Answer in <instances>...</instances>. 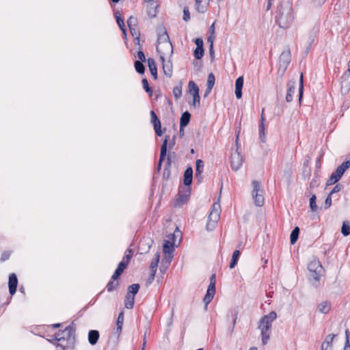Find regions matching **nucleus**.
I'll return each instance as SVG.
<instances>
[{"label":"nucleus","mask_w":350,"mask_h":350,"mask_svg":"<svg viewBox=\"0 0 350 350\" xmlns=\"http://www.w3.org/2000/svg\"><path fill=\"white\" fill-rule=\"evenodd\" d=\"M276 17L278 25L281 28H288L293 24L295 18L293 3L289 0H283L278 6Z\"/></svg>","instance_id":"1"},{"label":"nucleus","mask_w":350,"mask_h":350,"mask_svg":"<svg viewBox=\"0 0 350 350\" xmlns=\"http://www.w3.org/2000/svg\"><path fill=\"white\" fill-rule=\"evenodd\" d=\"M277 319V313L274 311L270 312L268 314L264 315L258 322V328L260 331L262 343L266 345L270 338L271 333L272 323Z\"/></svg>","instance_id":"2"},{"label":"nucleus","mask_w":350,"mask_h":350,"mask_svg":"<svg viewBox=\"0 0 350 350\" xmlns=\"http://www.w3.org/2000/svg\"><path fill=\"white\" fill-rule=\"evenodd\" d=\"M241 132V129L239 128V130L237 131L236 135V149L232 152L230 161V165L232 169V170L237 172L239 170L241 167L243 165V157L241 154V152L239 151V146H238V139H239V135Z\"/></svg>","instance_id":"3"},{"label":"nucleus","mask_w":350,"mask_h":350,"mask_svg":"<svg viewBox=\"0 0 350 350\" xmlns=\"http://www.w3.org/2000/svg\"><path fill=\"white\" fill-rule=\"evenodd\" d=\"M55 340L59 342L57 346L62 347L64 350L67 345L64 344V341L72 342L75 339V330L70 326L67 327L64 331L59 332L55 335Z\"/></svg>","instance_id":"4"},{"label":"nucleus","mask_w":350,"mask_h":350,"mask_svg":"<svg viewBox=\"0 0 350 350\" xmlns=\"http://www.w3.org/2000/svg\"><path fill=\"white\" fill-rule=\"evenodd\" d=\"M221 206L219 203L215 202L212 206V209L208 217V221L206 224V230L208 231L213 230L217 224L220 217Z\"/></svg>","instance_id":"5"},{"label":"nucleus","mask_w":350,"mask_h":350,"mask_svg":"<svg viewBox=\"0 0 350 350\" xmlns=\"http://www.w3.org/2000/svg\"><path fill=\"white\" fill-rule=\"evenodd\" d=\"M350 167V161L343 162L336 170L331 174L330 177L327 181V185H332L337 183L345 172Z\"/></svg>","instance_id":"6"},{"label":"nucleus","mask_w":350,"mask_h":350,"mask_svg":"<svg viewBox=\"0 0 350 350\" xmlns=\"http://www.w3.org/2000/svg\"><path fill=\"white\" fill-rule=\"evenodd\" d=\"M253 189L252 191V198L254 203L258 206H262L264 204L263 190L260 182L257 180L252 181Z\"/></svg>","instance_id":"7"},{"label":"nucleus","mask_w":350,"mask_h":350,"mask_svg":"<svg viewBox=\"0 0 350 350\" xmlns=\"http://www.w3.org/2000/svg\"><path fill=\"white\" fill-rule=\"evenodd\" d=\"M188 91L193 97L191 105L194 108H199L200 106V97L199 95V88L193 81H189L188 83Z\"/></svg>","instance_id":"8"},{"label":"nucleus","mask_w":350,"mask_h":350,"mask_svg":"<svg viewBox=\"0 0 350 350\" xmlns=\"http://www.w3.org/2000/svg\"><path fill=\"white\" fill-rule=\"evenodd\" d=\"M308 270L311 273V277L316 281H317L322 273L323 267L320 262L317 259H313L310 262L308 266Z\"/></svg>","instance_id":"9"},{"label":"nucleus","mask_w":350,"mask_h":350,"mask_svg":"<svg viewBox=\"0 0 350 350\" xmlns=\"http://www.w3.org/2000/svg\"><path fill=\"white\" fill-rule=\"evenodd\" d=\"M157 51L160 54L161 60L171 59L173 53V46L172 43L157 44Z\"/></svg>","instance_id":"10"},{"label":"nucleus","mask_w":350,"mask_h":350,"mask_svg":"<svg viewBox=\"0 0 350 350\" xmlns=\"http://www.w3.org/2000/svg\"><path fill=\"white\" fill-rule=\"evenodd\" d=\"M215 274H213L210 278V284L208 286L206 293L204 298V302L206 306H207L214 297V295L215 294Z\"/></svg>","instance_id":"11"},{"label":"nucleus","mask_w":350,"mask_h":350,"mask_svg":"<svg viewBox=\"0 0 350 350\" xmlns=\"http://www.w3.org/2000/svg\"><path fill=\"white\" fill-rule=\"evenodd\" d=\"M174 250V245L170 240H166L163 245V251L165 256L162 260V263L166 265L167 267L172 259V252Z\"/></svg>","instance_id":"12"},{"label":"nucleus","mask_w":350,"mask_h":350,"mask_svg":"<svg viewBox=\"0 0 350 350\" xmlns=\"http://www.w3.org/2000/svg\"><path fill=\"white\" fill-rule=\"evenodd\" d=\"M341 90L345 93L350 90V59L348 63V69L341 77Z\"/></svg>","instance_id":"13"},{"label":"nucleus","mask_w":350,"mask_h":350,"mask_svg":"<svg viewBox=\"0 0 350 350\" xmlns=\"http://www.w3.org/2000/svg\"><path fill=\"white\" fill-rule=\"evenodd\" d=\"M190 196V188L189 187H184L181 188L179 191L178 198L176 202V206H182L185 204L189 199Z\"/></svg>","instance_id":"14"},{"label":"nucleus","mask_w":350,"mask_h":350,"mask_svg":"<svg viewBox=\"0 0 350 350\" xmlns=\"http://www.w3.org/2000/svg\"><path fill=\"white\" fill-rule=\"evenodd\" d=\"M151 122L153 124L154 131L158 136H161L163 134L161 130V124L159 119L157 116L154 111H150Z\"/></svg>","instance_id":"15"},{"label":"nucleus","mask_w":350,"mask_h":350,"mask_svg":"<svg viewBox=\"0 0 350 350\" xmlns=\"http://www.w3.org/2000/svg\"><path fill=\"white\" fill-rule=\"evenodd\" d=\"M169 139H170V137L168 135H166L165 137L164 141L161 145L160 159H159V161L158 163V169L159 170H160L161 163L165 158L166 153H167V142H168Z\"/></svg>","instance_id":"16"},{"label":"nucleus","mask_w":350,"mask_h":350,"mask_svg":"<svg viewBox=\"0 0 350 350\" xmlns=\"http://www.w3.org/2000/svg\"><path fill=\"white\" fill-rule=\"evenodd\" d=\"M160 255L159 252L155 254L154 258L152 260L150 265V279L152 280L154 278L155 273L157 272L158 263L159 262Z\"/></svg>","instance_id":"17"},{"label":"nucleus","mask_w":350,"mask_h":350,"mask_svg":"<svg viewBox=\"0 0 350 350\" xmlns=\"http://www.w3.org/2000/svg\"><path fill=\"white\" fill-rule=\"evenodd\" d=\"M17 285L18 280L16 275L14 273H12L9 277L8 282L9 291L12 295L16 293Z\"/></svg>","instance_id":"18"},{"label":"nucleus","mask_w":350,"mask_h":350,"mask_svg":"<svg viewBox=\"0 0 350 350\" xmlns=\"http://www.w3.org/2000/svg\"><path fill=\"white\" fill-rule=\"evenodd\" d=\"M243 86V77H238L235 81V95L239 99L242 97V88Z\"/></svg>","instance_id":"19"},{"label":"nucleus","mask_w":350,"mask_h":350,"mask_svg":"<svg viewBox=\"0 0 350 350\" xmlns=\"http://www.w3.org/2000/svg\"><path fill=\"white\" fill-rule=\"evenodd\" d=\"M163 64V70L165 75L170 77L172 75V64L170 61V59H165L164 60H161Z\"/></svg>","instance_id":"20"},{"label":"nucleus","mask_w":350,"mask_h":350,"mask_svg":"<svg viewBox=\"0 0 350 350\" xmlns=\"http://www.w3.org/2000/svg\"><path fill=\"white\" fill-rule=\"evenodd\" d=\"M295 81H290L288 83V90L286 96V100L290 103L293 100V94L295 93Z\"/></svg>","instance_id":"21"},{"label":"nucleus","mask_w":350,"mask_h":350,"mask_svg":"<svg viewBox=\"0 0 350 350\" xmlns=\"http://www.w3.org/2000/svg\"><path fill=\"white\" fill-rule=\"evenodd\" d=\"M158 5L155 3L153 1L149 0L148 5L147 7V14L148 15L151 17H155L157 13V9Z\"/></svg>","instance_id":"22"},{"label":"nucleus","mask_w":350,"mask_h":350,"mask_svg":"<svg viewBox=\"0 0 350 350\" xmlns=\"http://www.w3.org/2000/svg\"><path fill=\"white\" fill-rule=\"evenodd\" d=\"M193 170L191 167L187 168L184 173V184L185 187H189L192 183Z\"/></svg>","instance_id":"23"},{"label":"nucleus","mask_w":350,"mask_h":350,"mask_svg":"<svg viewBox=\"0 0 350 350\" xmlns=\"http://www.w3.org/2000/svg\"><path fill=\"white\" fill-rule=\"evenodd\" d=\"M171 43L167 31L163 29L160 31L158 36L157 44Z\"/></svg>","instance_id":"24"},{"label":"nucleus","mask_w":350,"mask_h":350,"mask_svg":"<svg viewBox=\"0 0 350 350\" xmlns=\"http://www.w3.org/2000/svg\"><path fill=\"white\" fill-rule=\"evenodd\" d=\"M334 337V334H329L327 336L321 345V350H331L332 343Z\"/></svg>","instance_id":"25"},{"label":"nucleus","mask_w":350,"mask_h":350,"mask_svg":"<svg viewBox=\"0 0 350 350\" xmlns=\"http://www.w3.org/2000/svg\"><path fill=\"white\" fill-rule=\"evenodd\" d=\"M191 115L188 111H185L183 113L180 120V131L188 124Z\"/></svg>","instance_id":"26"},{"label":"nucleus","mask_w":350,"mask_h":350,"mask_svg":"<svg viewBox=\"0 0 350 350\" xmlns=\"http://www.w3.org/2000/svg\"><path fill=\"white\" fill-rule=\"evenodd\" d=\"M147 62H148V65L150 71L151 72V75L156 79L157 78V69L156 63H155L154 60L152 58H148Z\"/></svg>","instance_id":"27"},{"label":"nucleus","mask_w":350,"mask_h":350,"mask_svg":"<svg viewBox=\"0 0 350 350\" xmlns=\"http://www.w3.org/2000/svg\"><path fill=\"white\" fill-rule=\"evenodd\" d=\"M98 338H99V333L98 331L91 330L89 332L88 340L91 345H95L97 342Z\"/></svg>","instance_id":"28"},{"label":"nucleus","mask_w":350,"mask_h":350,"mask_svg":"<svg viewBox=\"0 0 350 350\" xmlns=\"http://www.w3.org/2000/svg\"><path fill=\"white\" fill-rule=\"evenodd\" d=\"M330 309L331 304L327 301H323L318 306V310L323 314L328 313Z\"/></svg>","instance_id":"29"},{"label":"nucleus","mask_w":350,"mask_h":350,"mask_svg":"<svg viewBox=\"0 0 350 350\" xmlns=\"http://www.w3.org/2000/svg\"><path fill=\"white\" fill-rule=\"evenodd\" d=\"M123 323H124V312L122 311L118 317L117 323H116V332L118 334H120L122 332Z\"/></svg>","instance_id":"30"},{"label":"nucleus","mask_w":350,"mask_h":350,"mask_svg":"<svg viewBox=\"0 0 350 350\" xmlns=\"http://www.w3.org/2000/svg\"><path fill=\"white\" fill-rule=\"evenodd\" d=\"M135 297L133 295H130V293H127L125 297L124 306L128 309H131L134 305Z\"/></svg>","instance_id":"31"},{"label":"nucleus","mask_w":350,"mask_h":350,"mask_svg":"<svg viewBox=\"0 0 350 350\" xmlns=\"http://www.w3.org/2000/svg\"><path fill=\"white\" fill-rule=\"evenodd\" d=\"M240 254L241 253H240L239 250H235L233 252L232 256V260H231V262H230V266H229L230 269H233L236 266V265L238 262Z\"/></svg>","instance_id":"32"},{"label":"nucleus","mask_w":350,"mask_h":350,"mask_svg":"<svg viewBox=\"0 0 350 350\" xmlns=\"http://www.w3.org/2000/svg\"><path fill=\"white\" fill-rule=\"evenodd\" d=\"M299 233V228L298 227H295L291 233L290 239L291 244H294L297 241Z\"/></svg>","instance_id":"33"},{"label":"nucleus","mask_w":350,"mask_h":350,"mask_svg":"<svg viewBox=\"0 0 350 350\" xmlns=\"http://www.w3.org/2000/svg\"><path fill=\"white\" fill-rule=\"evenodd\" d=\"M139 289V285L137 284H133L129 286L127 293H130V295H135L138 293Z\"/></svg>","instance_id":"34"},{"label":"nucleus","mask_w":350,"mask_h":350,"mask_svg":"<svg viewBox=\"0 0 350 350\" xmlns=\"http://www.w3.org/2000/svg\"><path fill=\"white\" fill-rule=\"evenodd\" d=\"M203 167H204V163H203V161L202 160H200V159H198L196 161V176L197 177L200 176L201 174L202 173Z\"/></svg>","instance_id":"35"},{"label":"nucleus","mask_w":350,"mask_h":350,"mask_svg":"<svg viewBox=\"0 0 350 350\" xmlns=\"http://www.w3.org/2000/svg\"><path fill=\"white\" fill-rule=\"evenodd\" d=\"M115 16H116V22H117L118 26L122 31L124 35H126V28H125L124 21L121 18V17L120 16L118 15V13H116Z\"/></svg>","instance_id":"36"},{"label":"nucleus","mask_w":350,"mask_h":350,"mask_svg":"<svg viewBox=\"0 0 350 350\" xmlns=\"http://www.w3.org/2000/svg\"><path fill=\"white\" fill-rule=\"evenodd\" d=\"M341 232L344 236L350 234V226L349 221H344L341 228Z\"/></svg>","instance_id":"37"},{"label":"nucleus","mask_w":350,"mask_h":350,"mask_svg":"<svg viewBox=\"0 0 350 350\" xmlns=\"http://www.w3.org/2000/svg\"><path fill=\"white\" fill-rule=\"evenodd\" d=\"M202 3L201 6L199 7V12L204 13L208 7V0H196V3Z\"/></svg>","instance_id":"38"},{"label":"nucleus","mask_w":350,"mask_h":350,"mask_svg":"<svg viewBox=\"0 0 350 350\" xmlns=\"http://www.w3.org/2000/svg\"><path fill=\"white\" fill-rule=\"evenodd\" d=\"M173 94L176 99H178L182 96V85L175 86L173 88Z\"/></svg>","instance_id":"39"},{"label":"nucleus","mask_w":350,"mask_h":350,"mask_svg":"<svg viewBox=\"0 0 350 350\" xmlns=\"http://www.w3.org/2000/svg\"><path fill=\"white\" fill-rule=\"evenodd\" d=\"M316 196L312 195L310 199V208L312 212H315L318 209V206L316 203Z\"/></svg>","instance_id":"40"},{"label":"nucleus","mask_w":350,"mask_h":350,"mask_svg":"<svg viewBox=\"0 0 350 350\" xmlns=\"http://www.w3.org/2000/svg\"><path fill=\"white\" fill-rule=\"evenodd\" d=\"M259 136L260 141L265 143L266 142V137L265 133V125L263 123H260L259 125Z\"/></svg>","instance_id":"41"},{"label":"nucleus","mask_w":350,"mask_h":350,"mask_svg":"<svg viewBox=\"0 0 350 350\" xmlns=\"http://www.w3.org/2000/svg\"><path fill=\"white\" fill-rule=\"evenodd\" d=\"M215 78L213 73H210L207 79V86L208 89H213L215 84Z\"/></svg>","instance_id":"42"},{"label":"nucleus","mask_w":350,"mask_h":350,"mask_svg":"<svg viewBox=\"0 0 350 350\" xmlns=\"http://www.w3.org/2000/svg\"><path fill=\"white\" fill-rule=\"evenodd\" d=\"M142 62L140 61H136L135 62V68L139 74H143L144 72V66Z\"/></svg>","instance_id":"43"},{"label":"nucleus","mask_w":350,"mask_h":350,"mask_svg":"<svg viewBox=\"0 0 350 350\" xmlns=\"http://www.w3.org/2000/svg\"><path fill=\"white\" fill-rule=\"evenodd\" d=\"M237 314H238V312L236 310H233L230 311L228 314V319H229L230 317H231L232 319L233 327L235 325L236 322H237Z\"/></svg>","instance_id":"44"},{"label":"nucleus","mask_w":350,"mask_h":350,"mask_svg":"<svg viewBox=\"0 0 350 350\" xmlns=\"http://www.w3.org/2000/svg\"><path fill=\"white\" fill-rule=\"evenodd\" d=\"M193 55L196 59H200L204 55V49L196 47V49L194 50Z\"/></svg>","instance_id":"45"},{"label":"nucleus","mask_w":350,"mask_h":350,"mask_svg":"<svg viewBox=\"0 0 350 350\" xmlns=\"http://www.w3.org/2000/svg\"><path fill=\"white\" fill-rule=\"evenodd\" d=\"M142 83L146 92L149 93V94L151 96L152 94V88L148 85V80L146 79H143L142 81Z\"/></svg>","instance_id":"46"},{"label":"nucleus","mask_w":350,"mask_h":350,"mask_svg":"<svg viewBox=\"0 0 350 350\" xmlns=\"http://www.w3.org/2000/svg\"><path fill=\"white\" fill-rule=\"evenodd\" d=\"M303 89H304V85H303V74L301 75L300 79H299V101L301 100L303 95Z\"/></svg>","instance_id":"47"},{"label":"nucleus","mask_w":350,"mask_h":350,"mask_svg":"<svg viewBox=\"0 0 350 350\" xmlns=\"http://www.w3.org/2000/svg\"><path fill=\"white\" fill-rule=\"evenodd\" d=\"M127 25L129 28H131L133 27H137V18L131 16L127 21Z\"/></svg>","instance_id":"48"},{"label":"nucleus","mask_w":350,"mask_h":350,"mask_svg":"<svg viewBox=\"0 0 350 350\" xmlns=\"http://www.w3.org/2000/svg\"><path fill=\"white\" fill-rule=\"evenodd\" d=\"M189 19H190V14H189V8L185 7V8H184V10H183V20L187 22Z\"/></svg>","instance_id":"49"},{"label":"nucleus","mask_w":350,"mask_h":350,"mask_svg":"<svg viewBox=\"0 0 350 350\" xmlns=\"http://www.w3.org/2000/svg\"><path fill=\"white\" fill-rule=\"evenodd\" d=\"M117 285L118 282H109L107 285L108 291H113L115 288V287L117 286Z\"/></svg>","instance_id":"50"},{"label":"nucleus","mask_w":350,"mask_h":350,"mask_svg":"<svg viewBox=\"0 0 350 350\" xmlns=\"http://www.w3.org/2000/svg\"><path fill=\"white\" fill-rule=\"evenodd\" d=\"M126 265H127L126 262H125L124 259H123V260H122V261H121V262L119 263V265H118V269L120 271H121L122 272H123V271H124V270L126 269Z\"/></svg>","instance_id":"51"},{"label":"nucleus","mask_w":350,"mask_h":350,"mask_svg":"<svg viewBox=\"0 0 350 350\" xmlns=\"http://www.w3.org/2000/svg\"><path fill=\"white\" fill-rule=\"evenodd\" d=\"M331 205H332V198H331V196H329V194L325 201V208L327 209V208H329L331 206Z\"/></svg>","instance_id":"52"},{"label":"nucleus","mask_w":350,"mask_h":350,"mask_svg":"<svg viewBox=\"0 0 350 350\" xmlns=\"http://www.w3.org/2000/svg\"><path fill=\"white\" fill-rule=\"evenodd\" d=\"M341 185H336L334 188L332 190V191L329 193V196H332L333 193H338L339 192L340 190H341Z\"/></svg>","instance_id":"53"},{"label":"nucleus","mask_w":350,"mask_h":350,"mask_svg":"<svg viewBox=\"0 0 350 350\" xmlns=\"http://www.w3.org/2000/svg\"><path fill=\"white\" fill-rule=\"evenodd\" d=\"M130 31L133 36H139V31L137 30V27H133L131 28H129Z\"/></svg>","instance_id":"54"},{"label":"nucleus","mask_w":350,"mask_h":350,"mask_svg":"<svg viewBox=\"0 0 350 350\" xmlns=\"http://www.w3.org/2000/svg\"><path fill=\"white\" fill-rule=\"evenodd\" d=\"M195 43L197 46V48H203V40L201 38H196L195 40Z\"/></svg>","instance_id":"55"},{"label":"nucleus","mask_w":350,"mask_h":350,"mask_svg":"<svg viewBox=\"0 0 350 350\" xmlns=\"http://www.w3.org/2000/svg\"><path fill=\"white\" fill-rule=\"evenodd\" d=\"M122 271H120L118 268L115 271L114 273L112 275V279L116 280L119 278V276L122 274Z\"/></svg>","instance_id":"56"},{"label":"nucleus","mask_w":350,"mask_h":350,"mask_svg":"<svg viewBox=\"0 0 350 350\" xmlns=\"http://www.w3.org/2000/svg\"><path fill=\"white\" fill-rule=\"evenodd\" d=\"M137 57L139 59L140 62H145L146 61V57L144 53L142 51H139L137 53Z\"/></svg>","instance_id":"57"},{"label":"nucleus","mask_w":350,"mask_h":350,"mask_svg":"<svg viewBox=\"0 0 350 350\" xmlns=\"http://www.w3.org/2000/svg\"><path fill=\"white\" fill-rule=\"evenodd\" d=\"M344 350H350L349 338L348 336L347 340L345 341V346L344 347Z\"/></svg>","instance_id":"58"},{"label":"nucleus","mask_w":350,"mask_h":350,"mask_svg":"<svg viewBox=\"0 0 350 350\" xmlns=\"http://www.w3.org/2000/svg\"><path fill=\"white\" fill-rule=\"evenodd\" d=\"M210 35L215 34V23H213L209 28Z\"/></svg>","instance_id":"59"},{"label":"nucleus","mask_w":350,"mask_h":350,"mask_svg":"<svg viewBox=\"0 0 350 350\" xmlns=\"http://www.w3.org/2000/svg\"><path fill=\"white\" fill-rule=\"evenodd\" d=\"M214 39H215V36L214 35H210V36L208 38V42H210V44H212V45H213V40H214Z\"/></svg>","instance_id":"60"},{"label":"nucleus","mask_w":350,"mask_h":350,"mask_svg":"<svg viewBox=\"0 0 350 350\" xmlns=\"http://www.w3.org/2000/svg\"><path fill=\"white\" fill-rule=\"evenodd\" d=\"M265 120V116H264V109H263L262 111L261 117H260V123H263L264 124V121Z\"/></svg>","instance_id":"61"},{"label":"nucleus","mask_w":350,"mask_h":350,"mask_svg":"<svg viewBox=\"0 0 350 350\" xmlns=\"http://www.w3.org/2000/svg\"><path fill=\"white\" fill-rule=\"evenodd\" d=\"M130 258H131V255L130 254H126L123 259H124V261L125 262H126V264L128 263V262L130 260Z\"/></svg>","instance_id":"62"},{"label":"nucleus","mask_w":350,"mask_h":350,"mask_svg":"<svg viewBox=\"0 0 350 350\" xmlns=\"http://www.w3.org/2000/svg\"><path fill=\"white\" fill-rule=\"evenodd\" d=\"M315 3L318 5H322L325 0H314Z\"/></svg>","instance_id":"63"},{"label":"nucleus","mask_w":350,"mask_h":350,"mask_svg":"<svg viewBox=\"0 0 350 350\" xmlns=\"http://www.w3.org/2000/svg\"><path fill=\"white\" fill-rule=\"evenodd\" d=\"M211 90H212V89H208V86H207L206 90L204 94V96H208L210 94V92H211Z\"/></svg>","instance_id":"64"}]
</instances>
